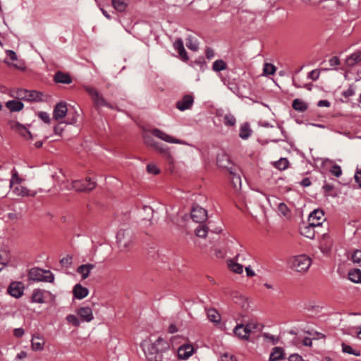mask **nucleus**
<instances>
[{
  "instance_id": "obj_47",
  "label": "nucleus",
  "mask_w": 361,
  "mask_h": 361,
  "mask_svg": "<svg viewBox=\"0 0 361 361\" xmlns=\"http://www.w3.org/2000/svg\"><path fill=\"white\" fill-rule=\"evenodd\" d=\"M276 71V67L271 64L266 63L264 66L263 72L264 75H273Z\"/></svg>"
},
{
  "instance_id": "obj_3",
  "label": "nucleus",
  "mask_w": 361,
  "mask_h": 361,
  "mask_svg": "<svg viewBox=\"0 0 361 361\" xmlns=\"http://www.w3.org/2000/svg\"><path fill=\"white\" fill-rule=\"evenodd\" d=\"M134 233L130 228H121L116 234V243L121 250L125 251L133 246Z\"/></svg>"
},
{
  "instance_id": "obj_19",
  "label": "nucleus",
  "mask_w": 361,
  "mask_h": 361,
  "mask_svg": "<svg viewBox=\"0 0 361 361\" xmlns=\"http://www.w3.org/2000/svg\"><path fill=\"white\" fill-rule=\"evenodd\" d=\"M45 345L44 338L40 335L33 336L31 340V348L34 351L43 350Z\"/></svg>"
},
{
  "instance_id": "obj_41",
  "label": "nucleus",
  "mask_w": 361,
  "mask_h": 361,
  "mask_svg": "<svg viewBox=\"0 0 361 361\" xmlns=\"http://www.w3.org/2000/svg\"><path fill=\"white\" fill-rule=\"evenodd\" d=\"M208 233V228L204 225H200L195 230V233L198 237L206 238Z\"/></svg>"
},
{
  "instance_id": "obj_11",
  "label": "nucleus",
  "mask_w": 361,
  "mask_h": 361,
  "mask_svg": "<svg viewBox=\"0 0 361 361\" xmlns=\"http://www.w3.org/2000/svg\"><path fill=\"white\" fill-rule=\"evenodd\" d=\"M152 135H154L166 142L169 143H174V144H180V145H186V142L184 140L175 138L165 132L158 129L154 128L151 130Z\"/></svg>"
},
{
  "instance_id": "obj_62",
  "label": "nucleus",
  "mask_w": 361,
  "mask_h": 361,
  "mask_svg": "<svg viewBox=\"0 0 361 361\" xmlns=\"http://www.w3.org/2000/svg\"><path fill=\"white\" fill-rule=\"evenodd\" d=\"M206 56L207 58L210 59H212L214 56V51L212 49L207 48L206 50Z\"/></svg>"
},
{
  "instance_id": "obj_36",
  "label": "nucleus",
  "mask_w": 361,
  "mask_h": 361,
  "mask_svg": "<svg viewBox=\"0 0 361 361\" xmlns=\"http://www.w3.org/2000/svg\"><path fill=\"white\" fill-rule=\"evenodd\" d=\"M207 317L211 322L214 323H219L221 320L220 314L214 309H210L207 311Z\"/></svg>"
},
{
  "instance_id": "obj_32",
  "label": "nucleus",
  "mask_w": 361,
  "mask_h": 361,
  "mask_svg": "<svg viewBox=\"0 0 361 361\" xmlns=\"http://www.w3.org/2000/svg\"><path fill=\"white\" fill-rule=\"evenodd\" d=\"M252 133V130L248 123H245L241 125L240 128L239 136L243 140L247 139Z\"/></svg>"
},
{
  "instance_id": "obj_26",
  "label": "nucleus",
  "mask_w": 361,
  "mask_h": 361,
  "mask_svg": "<svg viewBox=\"0 0 361 361\" xmlns=\"http://www.w3.org/2000/svg\"><path fill=\"white\" fill-rule=\"evenodd\" d=\"M10 254L7 249L0 247V271L8 263Z\"/></svg>"
},
{
  "instance_id": "obj_20",
  "label": "nucleus",
  "mask_w": 361,
  "mask_h": 361,
  "mask_svg": "<svg viewBox=\"0 0 361 361\" xmlns=\"http://www.w3.org/2000/svg\"><path fill=\"white\" fill-rule=\"evenodd\" d=\"M173 48L179 54V57L184 61L188 60L187 52L184 48L183 42L181 39L178 38L173 42Z\"/></svg>"
},
{
  "instance_id": "obj_23",
  "label": "nucleus",
  "mask_w": 361,
  "mask_h": 361,
  "mask_svg": "<svg viewBox=\"0 0 361 361\" xmlns=\"http://www.w3.org/2000/svg\"><path fill=\"white\" fill-rule=\"evenodd\" d=\"M11 128L18 133H20L23 137L26 139H31L32 135L31 133L23 125L19 123H15L11 126Z\"/></svg>"
},
{
  "instance_id": "obj_2",
  "label": "nucleus",
  "mask_w": 361,
  "mask_h": 361,
  "mask_svg": "<svg viewBox=\"0 0 361 361\" xmlns=\"http://www.w3.org/2000/svg\"><path fill=\"white\" fill-rule=\"evenodd\" d=\"M217 164L220 167L226 168L229 173L230 179L233 188L235 190L241 189V178L239 173V170L234 166H229L231 163L228 157L226 154L218 156Z\"/></svg>"
},
{
  "instance_id": "obj_10",
  "label": "nucleus",
  "mask_w": 361,
  "mask_h": 361,
  "mask_svg": "<svg viewBox=\"0 0 361 361\" xmlns=\"http://www.w3.org/2000/svg\"><path fill=\"white\" fill-rule=\"evenodd\" d=\"M259 329V324L254 321H250L245 325L244 324H238L237 325V331H243V336L239 334L242 337L245 338V341L249 339L250 335L251 333Z\"/></svg>"
},
{
  "instance_id": "obj_27",
  "label": "nucleus",
  "mask_w": 361,
  "mask_h": 361,
  "mask_svg": "<svg viewBox=\"0 0 361 361\" xmlns=\"http://www.w3.org/2000/svg\"><path fill=\"white\" fill-rule=\"evenodd\" d=\"M111 4L118 12H123L129 4V0H111Z\"/></svg>"
},
{
  "instance_id": "obj_55",
  "label": "nucleus",
  "mask_w": 361,
  "mask_h": 361,
  "mask_svg": "<svg viewBox=\"0 0 361 361\" xmlns=\"http://www.w3.org/2000/svg\"><path fill=\"white\" fill-rule=\"evenodd\" d=\"M329 63L330 66L336 67L340 64V61L337 56H334L329 59Z\"/></svg>"
},
{
  "instance_id": "obj_15",
  "label": "nucleus",
  "mask_w": 361,
  "mask_h": 361,
  "mask_svg": "<svg viewBox=\"0 0 361 361\" xmlns=\"http://www.w3.org/2000/svg\"><path fill=\"white\" fill-rule=\"evenodd\" d=\"M12 192L17 196L20 197H35L37 195V192L28 189L27 187L23 185H16L11 188Z\"/></svg>"
},
{
  "instance_id": "obj_48",
  "label": "nucleus",
  "mask_w": 361,
  "mask_h": 361,
  "mask_svg": "<svg viewBox=\"0 0 361 361\" xmlns=\"http://www.w3.org/2000/svg\"><path fill=\"white\" fill-rule=\"evenodd\" d=\"M352 261L361 267V250H355L351 257Z\"/></svg>"
},
{
  "instance_id": "obj_43",
  "label": "nucleus",
  "mask_w": 361,
  "mask_h": 361,
  "mask_svg": "<svg viewBox=\"0 0 361 361\" xmlns=\"http://www.w3.org/2000/svg\"><path fill=\"white\" fill-rule=\"evenodd\" d=\"M212 68L215 71H221L226 69V64L223 60H216L213 63Z\"/></svg>"
},
{
  "instance_id": "obj_35",
  "label": "nucleus",
  "mask_w": 361,
  "mask_h": 361,
  "mask_svg": "<svg viewBox=\"0 0 361 361\" xmlns=\"http://www.w3.org/2000/svg\"><path fill=\"white\" fill-rule=\"evenodd\" d=\"M32 300L37 303H43L44 300V292L39 289L34 290L32 295Z\"/></svg>"
},
{
  "instance_id": "obj_33",
  "label": "nucleus",
  "mask_w": 361,
  "mask_h": 361,
  "mask_svg": "<svg viewBox=\"0 0 361 361\" xmlns=\"http://www.w3.org/2000/svg\"><path fill=\"white\" fill-rule=\"evenodd\" d=\"M349 279L354 283H361V271L353 269L348 273Z\"/></svg>"
},
{
  "instance_id": "obj_31",
  "label": "nucleus",
  "mask_w": 361,
  "mask_h": 361,
  "mask_svg": "<svg viewBox=\"0 0 361 361\" xmlns=\"http://www.w3.org/2000/svg\"><path fill=\"white\" fill-rule=\"evenodd\" d=\"M234 302L243 309L247 310L249 307L247 298L240 294H236L234 297Z\"/></svg>"
},
{
  "instance_id": "obj_53",
  "label": "nucleus",
  "mask_w": 361,
  "mask_h": 361,
  "mask_svg": "<svg viewBox=\"0 0 361 361\" xmlns=\"http://www.w3.org/2000/svg\"><path fill=\"white\" fill-rule=\"evenodd\" d=\"M38 116L45 123H49L50 122L49 115L47 112L40 111L38 113Z\"/></svg>"
},
{
  "instance_id": "obj_22",
  "label": "nucleus",
  "mask_w": 361,
  "mask_h": 361,
  "mask_svg": "<svg viewBox=\"0 0 361 361\" xmlns=\"http://www.w3.org/2000/svg\"><path fill=\"white\" fill-rule=\"evenodd\" d=\"M94 268V265L92 264H85L79 266L77 269V272L82 276V279H87L91 271Z\"/></svg>"
},
{
  "instance_id": "obj_6",
  "label": "nucleus",
  "mask_w": 361,
  "mask_h": 361,
  "mask_svg": "<svg viewBox=\"0 0 361 361\" xmlns=\"http://www.w3.org/2000/svg\"><path fill=\"white\" fill-rule=\"evenodd\" d=\"M84 89L92 97V99L96 108H100L102 106H106L109 109L114 108L113 106L109 102H108L94 87L89 85H85L84 86Z\"/></svg>"
},
{
  "instance_id": "obj_60",
  "label": "nucleus",
  "mask_w": 361,
  "mask_h": 361,
  "mask_svg": "<svg viewBox=\"0 0 361 361\" xmlns=\"http://www.w3.org/2000/svg\"><path fill=\"white\" fill-rule=\"evenodd\" d=\"M355 182L359 185V187L361 188V171H357L355 173Z\"/></svg>"
},
{
  "instance_id": "obj_57",
  "label": "nucleus",
  "mask_w": 361,
  "mask_h": 361,
  "mask_svg": "<svg viewBox=\"0 0 361 361\" xmlns=\"http://www.w3.org/2000/svg\"><path fill=\"white\" fill-rule=\"evenodd\" d=\"M319 72L317 70H313L308 74V78L313 80H316L319 78Z\"/></svg>"
},
{
  "instance_id": "obj_17",
  "label": "nucleus",
  "mask_w": 361,
  "mask_h": 361,
  "mask_svg": "<svg viewBox=\"0 0 361 361\" xmlns=\"http://www.w3.org/2000/svg\"><path fill=\"white\" fill-rule=\"evenodd\" d=\"M194 102V99L192 95L187 94L185 95L180 100L178 101L176 103V107L180 111H185L186 109H189Z\"/></svg>"
},
{
  "instance_id": "obj_29",
  "label": "nucleus",
  "mask_w": 361,
  "mask_h": 361,
  "mask_svg": "<svg viewBox=\"0 0 361 361\" xmlns=\"http://www.w3.org/2000/svg\"><path fill=\"white\" fill-rule=\"evenodd\" d=\"M54 80L56 82L63 83V84H70L72 82V80L70 75L68 73L57 72L54 76Z\"/></svg>"
},
{
  "instance_id": "obj_34",
  "label": "nucleus",
  "mask_w": 361,
  "mask_h": 361,
  "mask_svg": "<svg viewBox=\"0 0 361 361\" xmlns=\"http://www.w3.org/2000/svg\"><path fill=\"white\" fill-rule=\"evenodd\" d=\"M292 106L295 111L300 112H303L307 109V104L299 99H295L293 100Z\"/></svg>"
},
{
  "instance_id": "obj_12",
  "label": "nucleus",
  "mask_w": 361,
  "mask_h": 361,
  "mask_svg": "<svg viewBox=\"0 0 361 361\" xmlns=\"http://www.w3.org/2000/svg\"><path fill=\"white\" fill-rule=\"evenodd\" d=\"M191 218L195 222L203 223L207 219V212L200 206H195L191 211Z\"/></svg>"
},
{
  "instance_id": "obj_4",
  "label": "nucleus",
  "mask_w": 361,
  "mask_h": 361,
  "mask_svg": "<svg viewBox=\"0 0 361 361\" xmlns=\"http://www.w3.org/2000/svg\"><path fill=\"white\" fill-rule=\"evenodd\" d=\"M288 264L292 270L299 273H305L312 264V259L305 255H300L290 257Z\"/></svg>"
},
{
  "instance_id": "obj_59",
  "label": "nucleus",
  "mask_w": 361,
  "mask_h": 361,
  "mask_svg": "<svg viewBox=\"0 0 361 361\" xmlns=\"http://www.w3.org/2000/svg\"><path fill=\"white\" fill-rule=\"evenodd\" d=\"M14 336L20 338L24 334V330L22 328H18L14 329Z\"/></svg>"
},
{
  "instance_id": "obj_46",
  "label": "nucleus",
  "mask_w": 361,
  "mask_h": 361,
  "mask_svg": "<svg viewBox=\"0 0 361 361\" xmlns=\"http://www.w3.org/2000/svg\"><path fill=\"white\" fill-rule=\"evenodd\" d=\"M342 350H343V352H344L345 353H348V354H350V355H354L355 356H360V351L353 350L351 346H350L348 345H346V344H344V343L342 344Z\"/></svg>"
},
{
  "instance_id": "obj_8",
  "label": "nucleus",
  "mask_w": 361,
  "mask_h": 361,
  "mask_svg": "<svg viewBox=\"0 0 361 361\" xmlns=\"http://www.w3.org/2000/svg\"><path fill=\"white\" fill-rule=\"evenodd\" d=\"M96 183L87 178L85 182L82 180H74L71 186L67 187L68 190H75L78 192L90 191L95 188Z\"/></svg>"
},
{
  "instance_id": "obj_56",
  "label": "nucleus",
  "mask_w": 361,
  "mask_h": 361,
  "mask_svg": "<svg viewBox=\"0 0 361 361\" xmlns=\"http://www.w3.org/2000/svg\"><path fill=\"white\" fill-rule=\"evenodd\" d=\"M263 336L265 339L269 340L272 342L273 344H276L278 341V339L273 335H271L267 333H264Z\"/></svg>"
},
{
  "instance_id": "obj_40",
  "label": "nucleus",
  "mask_w": 361,
  "mask_h": 361,
  "mask_svg": "<svg viewBox=\"0 0 361 361\" xmlns=\"http://www.w3.org/2000/svg\"><path fill=\"white\" fill-rule=\"evenodd\" d=\"M186 46L189 49L192 51H197L198 49L197 40L191 36L187 38Z\"/></svg>"
},
{
  "instance_id": "obj_25",
  "label": "nucleus",
  "mask_w": 361,
  "mask_h": 361,
  "mask_svg": "<svg viewBox=\"0 0 361 361\" xmlns=\"http://www.w3.org/2000/svg\"><path fill=\"white\" fill-rule=\"evenodd\" d=\"M284 357V350L281 347H275L269 356V361H279Z\"/></svg>"
},
{
  "instance_id": "obj_18",
  "label": "nucleus",
  "mask_w": 361,
  "mask_h": 361,
  "mask_svg": "<svg viewBox=\"0 0 361 361\" xmlns=\"http://www.w3.org/2000/svg\"><path fill=\"white\" fill-rule=\"evenodd\" d=\"M194 352V348L190 344H185L179 347L177 354L179 358L186 360L189 358Z\"/></svg>"
},
{
  "instance_id": "obj_63",
  "label": "nucleus",
  "mask_w": 361,
  "mask_h": 361,
  "mask_svg": "<svg viewBox=\"0 0 361 361\" xmlns=\"http://www.w3.org/2000/svg\"><path fill=\"white\" fill-rule=\"evenodd\" d=\"M318 106L320 107H329L330 106V102L327 100H320L318 102Z\"/></svg>"
},
{
  "instance_id": "obj_28",
  "label": "nucleus",
  "mask_w": 361,
  "mask_h": 361,
  "mask_svg": "<svg viewBox=\"0 0 361 361\" xmlns=\"http://www.w3.org/2000/svg\"><path fill=\"white\" fill-rule=\"evenodd\" d=\"M11 178L9 183L10 188H13L14 186H16V185H20L24 180L23 178L20 177L18 172L17 171L16 168H13L11 170Z\"/></svg>"
},
{
  "instance_id": "obj_49",
  "label": "nucleus",
  "mask_w": 361,
  "mask_h": 361,
  "mask_svg": "<svg viewBox=\"0 0 361 361\" xmlns=\"http://www.w3.org/2000/svg\"><path fill=\"white\" fill-rule=\"evenodd\" d=\"M154 149L160 153L170 156L169 152V148L161 143L157 142Z\"/></svg>"
},
{
  "instance_id": "obj_7",
  "label": "nucleus",
  "mask_w": 361,
  "mask_h": 361,
  "mask_svg": "<svg viewBox=\"0 0 361 361\" xmlns=\"http://www.w3.org/2000/svg\"><path fill=\"white\" fill-rule=\"evenodd\" d=\"M324 221V212L322 209H314L309 215L308 226L305 227V229L310 231L314 227L320 226Z\"/></svg>"
},
{
  "instance_id": "obj_42",
  "label": "nucleus",
  "mask_w": 361,
  "mask_h": 361,
  "mask_svg": "<svg viewBox=\"0 0 361 361\" xmlns=\"http://www.w3.org/2000/svg\"><path fill=\"white\" fill-rule=\"evenodd\" d=\"M224 123L227 126H233L236 123V119L233 115L228 114L224 117Z\"/></svg>"
},
{
  "instance_id": "obj_52",
  "label": "nucleus",
  "mask_w": 361,
  "mask_h": 361,
  "mask_svg": "<svg viewBox=\"0 0 361 361\" xmlns=\"http://www.w3.org/2000/svg\"><path fill=\"white\" fill-rule=\"evenodd\" d=\"M72 257L67 255L66 257H63L61 259L60 263L63 266H66L67 267H70L72 264Z\"/></svg>"
},
{
  "instance_id": "obj_61",
  "label": "nucleus",
  "mask_w": 361,
  "mask_h": 361,
  "mask_svg": "<svg viewBox=\"0 0 361 361\" xmlns=\"http://www.w3.org/2000/svg\"><path fill=\"white\" fill-rule=\"evenodd\" d=\"M7 53V55L10 57V59L12 60V61H16L17 60V55L16 54V52H14L12 50H8L6 51Z\"/></svg>"
},
{
  "instance_id": "obj_45",
  "label": "nucleus",
  "mask_w": 361,
  "mask_h": 361,
  "mask_svg": "<svg viewBox=\"0 0 361 361\" xmlns=\"http://www.w3.org/2000/svg\"><path fill=\"white\" fill-rule=\"evenodd\" d=\"M66 319L69 324H71L74 326H79L80 324V319L74 314L67 315Z\"/></svg>"
},
{
  "instance_id": "obj_1",
  "label": "nucleus",
  "mask_w": 361,
  "mask_h": 361,
  "mask_svg": "<svg viewBox=\"0 0 361 361\" xmlns=\"http://www.w3.org/2000/svg\"><path fill=\"white\" fill-rule=\"evenodd\" d=\"M141 347L149 361H171L173 353L169 348V344L161 338L155 341L150 339L144 340Z\"/></svg>"
},
{
  "instance_id": "obj_14",
  "label": "nucleus",
  "mask_w": 361,
  "mask_h": 361,
  "mask_svg": "<svg viewBox=\"0 0 361 361\" xmlns=\"http://www.w3.org/2000/svg\"><path fill=\"white\" fill-rule=\"evenodd\" d=\"M76 313L81 322H90L94 319L92 310L89 307H80Z\"/></svg>"
},
{
  "instance_id": "obj_50",
  "label": "nucleus",
  "mask_w": 361,
  "mask_h": 361,
  "mask_svg": "<svg viewBox=\"0 0 361 361\" xmlns=\"http://www.w3.org/2000/svg\"><path fill=\"white\" fill-rule=\"evenodd\" d=\"M147 171L149 173L154 174V175H157V174L159 173V172H160L159 168L154 164H149L147 166Z\"/></svg>"
},
{
  "instance_id": "obj_39",
  "label": "nucleus",
  "mask_w": 361,
  "mask_h": 361,
  "mask_svg": "<svg viewBox=\"0 0 361 361\" xmlns=\"http://www.w3.org/2000/svg\"><path fill=\"white\" fill-rule=\"evenodd\" d=\"M288 164L289 162L286 158H281L279 161L274 162V166L278 169L282 171L288 168Z\"/></svg>"
},
{
  "instance_id": "obj_38",
  "label": "nucleus",
  "mask_w": 361,
  "mask_h": 361,
  "mask_svg": "<svg viewBox=\"0 0 361 361\" xmlns=\"http://www.w3.org/2000/svg\"><path fill=\"white\" fill-rule=\"evenodd\" d=\"M278 212L279 214L286 218L290 216V211L284 203H279L278 204Z\"/></svg>"
},
{
  "instance_id": "obj_9",
  "label": "nucleus",
  "mask_w": 361,
  "mask_h": 361,
  "mask_svg": "<svg viewBox=\"0 0 361 361\" xmlns=\"http://www.w3.org/2000/svg\"><path fill=\"white\" fill-rule=\"evenodd\" d=\"M15 97L18 99L29 102L39 101L42 99V94L37 91H27L26 90H18Z\"/></svg>"
},
{
  "instance_id": "obj_24",
  "label": "nucleus",
  "mask_w": 361,
  "mask_h": 361,
  "mask_svg": "<svg viewBox=\"0 0 361 361\" xmlns=\"http://www.w3.org/2000/svg\"><path fill=\"white\" fill-rule=\"evenodd\" d=\"M360 63H361V51L352 54L345 60V63L348 66H354Z\"/></svg>"
},
{
  "instance_id": "obj_44",
  "label": "nucleus",
  "mask_w": 361,
  "mask_h": 361,
  "mask_svg": "<svg viewBox=\"0 0 361 361\" xmlns=\"http://www.w3.org/2000/svg\"><path fill=\"white\" fill-rule=\"evenodd\" d=\"M143 139L145 145L149 147H152L153 148H154V147L157 144V142H156L152 137V135H149L148 133L144 134Z\"/></svg>"
},
{
  "instance_id": "obj_51",
  "label": "nucleus",
  "mask_w": 361,
  "mask_h": 361,
  "mask_svg": "<svg viewBox=\"0 0 361 361\" xmlns=\"http://www.w3.org/2000/svg\"><path fill=\"white\" fill-rule=\"evenodd\" d=\"M331 173L334 176L339 177L342 174L341 168L338 165H334L331 169Z\"/></svg>"
},
{
  "instance_id": "obj_21",
  "label": "nucleus",
  "mask_w": 361,
  "mask_h": 361,
  "mask_svg": "<svg viewBox=\"0 0 361 361\" xmlns=\"http://www.w3.org/2000/svg\"><path fill=\"white\" fill-rule=\"evenodd\" d=\"M74 297L77 299L81 300L87 296L89 290L87 288L83 287L80 284H76L73 290Z\"/></svg>"
},
{
  "instance_id": "obj_5",
  "label": "nucleus",
  "mask_w": 361,
  "mask_h": 361,
  "mask_svg": "<svg viewBox=\"0 0 361 361\" xmlns=\"http://www.w3.org/2000/svg\"><path fill=\"white\" fill-rule=\"evenodd\" d=\"M27 276L32 281L52 283L54 280V276L50 271L36 267L30 270Z\"/></svg>"
},
{
  "instance_id": "obj_16",
  "label": "nucleus",
  "mask_w": 361,
  "mask_h": 361,
  "mask_svg": "<svg viewBox=\"0 0 361 361\" xmlns=\"http://www.w3.org/2000/svg\"><path fill=\"white\" fill-rule=\"evenodd\" d=\"M67 111L68 108L66 103L63 102H59L55 106L54 109L53 117L55 120L57 121L63 118L66 116Z\"/></svg>"
},
{
  "instance_id": "obj_30",
  "label": "nucleus",
  "mask_w": 361,
  "mask_h": 361,
  "mask_svg": "<svg viewBox=\"0 0 361 361\" xmlns=\"http://www.w3.org/2000/svg\"><path fill=\"white\" fill-rule=\"evenodd\" d=\"M6 106L11 111H19L23 108V104L18 100H11L6 102Z\"/></svg>"
},
{
  "instance_id": "obj_58",
  "label": "nucleus",
  "mask_w": 361,
  "mask_h": 361,
  "mask_svg": "<svg viewBox=\"0 0 361 361\" xmlns=\"http://www.w3.org/2000/svg\"><path fill=\"white\" fill-rule=\"evenodd\" d=\"M221 361H236V359L229 353H224L221 356Z\"/></svg>"
},
{
  "instance_id": "obj_37",
  "label": "nucleus",
  "mask_w": 361,
  "mask_h": 361,
  "mask_svg": "<svg viewBox=\"0 0 361 361\" xmlns=\"http://www.w3.org/2000/svg\"><path fill=\"white\" fill-rule=\"evenodd\" d=\"M228 265L230 269L233 272L236 273V274H241V273H243V267L241 264H238L237 262H235L233 260H230L228 262Z\"/></svg>"
},
{
  "instance_id": "obj_13",
  "label": "nucleus",
  "mask_w": 361,
  "mask_h": 361,
  "mask_svg": "<svg viewBox=\"0 0 361 361\" xmlns=\"http://www.w3.org/2000/svg\"><path fill=\"white\" fill-rule=\"evenodd\" d=\"M24 285L22 282L14 281L9 285L7 292L11 296L19 298L23 295Z\"/></svg>"
},
{
  "instance_id": "obj_64",
  "label": "nucleus",
  "mask_w": 361,
  "mask_h": 361,
  "mask_svg": "<svg viewBox=\"0 0 361 361\" xmlns=\"http://www.w3.org/2000/svg\"><path fill=\"white\" fill-rule=\"evenodd\" d=\"M354 94H355V91L351 87L348 88L346 91H345L343 92V95L345 97H350V96L353 95Z\"/></svg>"
},
{
  "instance_id": "obj_54",
  "label": "nucleus",
  "mask_w": 361,
  "mask_h": 361,
  "mask_svg": "<svg viewBox=\"0 0 361 361\" xmlns=\"http://www.w3.org/2000/svg\"><path fill=\"white\" fill-rule=\"evenodd\" d=\"M288 361H308L305 360L300 355L298 354H292L288 357Z\"/></svg>"
}]
</instances>
